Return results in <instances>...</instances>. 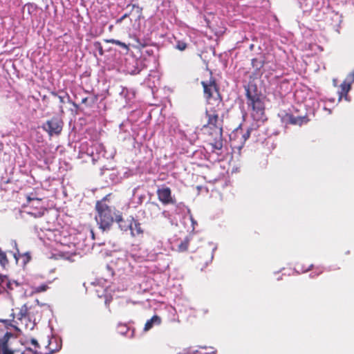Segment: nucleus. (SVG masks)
Wrapping results in <instances>:
<instances>
[{
    "instance_id": "1",
    "label": "nucleus",
    "mask_w": 354,
    "mask_h": 354,
    "mask_svg": "<svg viewBox=\"0 0 354 354\" xmlns=\"http://www.w3.org/2000/svg\"><path fill=\"white\" fill-rule=\"evenodd\" d=\"M225 104H215L206 106L205 115L207 123L203 126L211 136V145L215 149H221L223 147V111Z\"/></svg>"
},
{
    "instance_id": "2",
    "label": "nucleus",
    "mask_w": 354,
    "mask_h": 354,
    "mask_svg": "<svg viewBox=\"0 0 354 354\" xmlns=\"http://www.w3.org/2000/svg\"><path fill=\"white\" fill-rule=\"evenodd\" d=\"M95 221L99 227L103 231L109 230L114 221H116L122 228L123 218L120 211L115 210L114 207L109 206L103 201H97L95 204Z\"/></svg>"
},
{
    "instance_id": "3",
    "label": "nucleus",
    "mask_w": 354,
    "mask_h": 354,
    "mask_svg": "<svg viewBox=\"0 0 354 354\" xmlns=\"http://www.w3.org/2000/svg\"><path fill=\"white\" fill-rule=\"evenodd\" d=\"M201 84L203 88V95L207 106L225 104L219 91V86L214 77L211 76L209 80L202 81Z\"/></svg>"
},
{
    "instance_id": "4",
    "label": "nucleus",
    "mask_w": 354,
    "mask_h": 354,
    "mask_svg": "<svg viewBox=\"0 0 354 354\" xmlns=\"http://www.w3.org/2000/svg\"><path fill=\"white\" fill-rule=\"evenodd\" d=\"M248 98V104L252 107L253 111L252 115L257 120L262 118L264 114V104L262 100L257 95H252L249 91L246 94Z\"/></svg>"
},
{
    "instance_id": "5",
    "label": "nucleus",
    "mask_w": 354,
    "mask_h": 354,
    "mask_svg": "<svg viewBox=\"0 0 354 354\" xmlns=\"http://www.w3.org/2000/svg\"><path fill=\"white\" fill-rule=\"evenodd\" d=\"M63 124L64 122L61 119L53 117L43 124L42 129L46 131L50 136L54 135L59 136L62 131Z\"/></svg>"
},
{
    "instance_id": "6",
    "label": "nucleus",
    "mask_w": 354,
    "mask_h": 354,
    "mask_svg": "<svg viewBox=\"0 0 354 354\" xmlns=\"http://www.w3.org/2000/svg\"><path fill=\"white\" fill-rule=\"evenodd\" d=\"M251 131L252 129L248 128L247 130L243 132L241 126L235 129L230 135L231 140H239V144L234 147L239 149L243 147L246 140L250 138Z\"/></svg>"
},
{
    "instance_id": "7",
    "label": "nucleus",
    "mask_w": 354,
    "mask_h": 354,
    "mask_svg": "<svg viewBox=\"0 0 354 354\" xmlns=\"http://www.w3.org/2000/svg\"><path fill=\"white\" fill-rule=\"evenodd\" d=\"M158 200L165 205L176 203V200L172 197L171 190L169 187L162 186L156 191Z\"/></svg>"
},
{
    "instance_id": "8",
    "label": "nucleus",
    "mask_w": 354,
    "mask_h": 354,
    "mask_svg": "<svg viewBox=\"0 0 354 354\" xmlns=\"http://www.w3.org/2000/svg\"><path fill=\"white\" fill-rule=\"evenodd\" d=\"M17 319L18 321L16 322V323L18 326H24L25 329H27L28 327H30V329L33 328L29 318L28 309L26 305H24L20 308L19 313L17 314Z\"/></svg>"
},
{
    "instance_id": "9",
    "label": "nucleus",
    "mask_w": 354,
    "mask_h": 354,
    "mask_svg": "<svg viewBox=\"0 0 354 354\" xmlns=\"http://www.w3.org/2000/svg\"><path fill=\"white\" fill-rule=\"evenodd\" d=\"M20 286V284L15 281H10L6 276L0 275V292L2 290L9 292Z\"/></svg>"
},
{
    "instance_id": "10",
    "label": "nucleus",
    "mask_w": 354,
    "mask_h": 354,
    "mask_svg": "<svg viewBox=\"0 0 354 354\" xmlns=\"http://www.w3.org/2000/svg\"><path fill=\"white\" fill-rule=\"evenodd\" d=\"M286 119L288 124L299 126L308 121L306 116H294L292 114H287Z\"/></svg>"
},
{
    "instance_id": "11",
    "label": "nucleus",
    "mask_w": 354,
    "mask_h": 354,
    "mask_svg": "<svg viewBox=\"0 0 354 354\" xmlns=\"http://www.w3.org/2000/svg\"><path fill=\"white\" fill-rule=\"evenodd\" d=\"M14 335L10 332H6L2 335H0V354H3L5 349L8 345V342Z\"/></svg>"
},
{
    "instance_id": "12",
    "label": "nucleus",
    "mask_w": 354,
    "mask_h": 354,
    "mask_svg": "<svg viewBox=\"0 0 354 354\" xmlns=\"http://www.w3.org/2000/svg\"><path fill=\"white\" fill-rule=\"evenodd\" d=\"M351 83L344 81L339 86V90L338 91L339 100H341L343 97L347 100L348 93L351 90Z\"/></svg>"
},
{
    "instance_id": "13",
    "label": "nucleus",
    "mask_w": 354,
    "mask_h": 354,
    "mask_svg": "<svg viewBox=\"0 0 354 354\" xmlns=\"http://www.w3.org/2000/svg\"><path fill=\"white\" fill-rule=\"evenodd\" d=\"M129 227L131 231L132 235L134 236L142 234L143 233V230L141 227V224L137 220H135L133 218H132L131 222Z\"/></svg>"
},
{
    "instance_id": "14",
    "label": "nucleus",
    "mask_w": 354,
    "mask_h": 354,
    "mask_svg": "<svg viewBox=\"0 0 354 354\" xmlns=\"http://www.w3.org/2000/svg\"><path fill=\"white\" fill-rule=\"evenodd\" d=\"M161 323V318L158 315H153L150 319L147 320L145 323L144 330L145 331L149 330L154 325H160Z\"/></svg>"
},
{
    "instance_id": "15",
    "label": "nucleus",
    "mask_w": 354,
    "mask_h": 354,
    "mask_svg": "<svg viewBox=\"0 0 354 354\" xmlns=\"http://www.w3.org/2000/svg\"><path fill=\"white\" fill-rule=\"evenodd\" d=\"M265 64V61L263 59L253 58L252 59V66L254 68V73L259 75L261 73V70Z\"/></svg>"
},
{
    "instance_id": "16",
    "label": "nucleus",
    "mask_w": 354,
    "mask_h": 354,
    "mask_svg": "<svg viewBox=\"0 0 354 354\" xmlns=\"http://www.w3.org/2000/svg\"><path fill=\"white\" fill-rule=\"evenodd\" d=\"M104 41L107 44H112L119 46L120 47L125 49L127 51L129 50V46L127 45L125 43L120 41V40H117L115 39H106Z\"/></svg>"
},
{
    "instance_id": "17",
    "label": "nucleus",
    "mask_w": 354,
    "mask_h": 354,
    "mask_svg": "<svg viewBox=\"0 0 354 354\" xmlns=\"http://www.w3.org/2000/svg\"><path fill=\"white\" fill-rule=\"evenodd\" d=\"M49 288L48 286L46 283L41 284L37 286L32 287V293L39 294L43 292H46Z\"/></svg>"
},
{
    "instance_id": "18",
    "label": "nucleus",
    "mask_w": 354,
    "mask_h": 354,
    "mask_svg": "<svg viewBox=\"0 0 354 354\" xmlns=\"http://www.w3.org/2000/svg\"><path fill=\"white\" fill-rule=\"evenodd\" d=\"M198 354H216V351L211 347L201 346L198 350L196 351Z\"/></svg>"
},
{
    "instance_id": "19",
    "label": "nucleus",
    "mask_w": 354,
    "mask_h": 354,
    "mask_svg": "<svg viewBox=\"0 0 354 354\" xmlns=\"http://www.w3.org/2000/svg\"><path fill=\"white\" fill-rule=\"evenodd\" d=\"M189 245V239L188 238H185L181 243L178 245V249L180 252H185L188 250Z\"/></svg>"
},
{
    "instance_id": "20",
    "label": "nucleus",
    "mask_w": 354,
    "mask_h": 354,
    "mask_svg": "<svg viewBox=\"0 0 354 354\" xmlns=\"http://www.w3.org/2000/svg\"><path fill=\"white\" fill-rule=\"evenodd\" d=\"M46 211V209L44 207H41L39 210L35 212H30L28 214L35 218H40L44 215Z\"/></svg>"
},
{
    "instance_id": "21",
    "label": "nucleus",
    "mask_w": 354,
    "mask_h": 354,
    "mask_svg": "<svg viewBox=\"0 0 354 354\" xmlns=\"http://www.w3.org/2000/svg\"><path fill=\"white\" fill-rule=\"evenodd\" d=\"M0 263L3 267L8 263V260L5 252L0 250Z\"/></svg>"
},
{
    "instance_id": "22",
    "label": "nucleus",
    "mask_w": 354,
    "mask_h": 354,
    "mask_svg": "<svg viewBox=\"0 0 354 354\" xmlns=\"http://www.w3.org/2000/svg\"><path fill=\"white\" fill-rule=\"evenodd\" d=\"M97 97L96 95H94L91 98L84 97L82 100V103L86 104L89 102V104L91 105V104H94L97 101Z\"/></svg>"
},
{
    "instance_id": "23",
    "label": "nucleus",
    "mask_w": 354,
    "mask_h": 354,
    "mask_svg": "<svg viewBox=\"0 0 354 354\" xmlns=\"http://www.w3.org/2000/svg\"><path fill=\"white\" fill-rule=\"evenodd\" d=\"M187 44L183 41H178L176 43V48L180 51L185 50L187 48Z\"/></svg>"
},
{
    "instance_id": "24",
    "label": "nucleus",
    "mask_w": 354,
    "mask_h": 354,
    "mask_svg": "<svg viewBox=\"0 0 354 354\" xmlns=\"http://www.w3.org/2000/svg\"><path fill=\"white\" fill-rule=\"evenodd\" d=\"M94 46L96 49L98 50L100 55H102L104 54V50L102 46L99 41H96L94 43Z\"/></svg>"
},
{
    "instance_id": "25",
    "label": "nucleus",
    "mask_w": 354,
    "mask_h": 354,
    "mask_svg": "<svg viewBox=\"0 0 354 354\" xmlns=\"http://www.w3.org/2000/svg\"><path fill=\"white\" fill-rule=\"evenodd\" d=\"M52 95L54 96L55 97L57 98L59 101V103L61 104H64L65 103V100H64V96H62V95H59L57 93L55 92H52L51 93Z\"/></svg>"
},
{
    "instance_id": "26",
    "label": "nucleus",
    "mask_w": 354,
    "mask_h": 354,
    "mask_svg": "<svg viewBox=\"0 0 354 354\" xmlns=\"http://www.w3.org/2000/svg\"><path fill=\"white\" fill-rule=\"evenodd\" d=\"M129 16V14L128 13H125L124 15H123L120 18H119L118 19H117L116 21V23L117 24H119V23H121L124 19H126L127 17H128Z\"/></svg>"
},
{
    "instance_id": "27",
    "label": "nucleus",
    "mask_w": 354,
    "mask_h": 354,
    "mask_svg": "<svg viewBox=\"0 0 354 354\" xmlns=\"http://www.w3.org/2000/svg\"><path fill=\"white\" fill-rule=\"evenodd\" d=\"M35 200H36V201H39V202H40V201H41V198H31V197H30V196H27V201H28V203H30L31 202H32V201H35Z\"/></svg>"
},
{
    "instance_id": "28",
    "label": "nucleus",
    "mask_w": 354,
    "mask_h": 354,
    "mask_svg": "<svg viewBox=\"0 0 354 354\" xmlns=\"http://www.w3.org/2000/svg\"><path fill=\"white\" fill-rule=\"evenodd\" d=\"M30 342L35 346H39V344H38L37 341L35 339H32Z\"/></svg>"
},
{
    "instance_id": "29",
    "label": "nucleus",
    "mask_w": 354,
    "mask_h": 354,
    "mask_svg": "<svg viewBox=\"0 0 354 354\" xmlns=\"http://www.w3.org/2000/svg\"><path fill=\"white\" fill-rule=\"evenodd\" d=\"M111 196V194H107L106 196H105L102 200H100V201H103L104 203H106V201L109 199V197Z\"/></svg>"
},
{
    "instance_id": "30",
    "label": "nucleus",
    "mask_w": 354,
    "mask_h": 354,
    "mask_svg": "<svg viewBox=\"0 0 354 354\" xmlns=\"http://www.w3.org/2000/svg\"><path fill=\"white\" fill-rule=\"evenodd\" d=\"M90 233H91V237L93 239H95V233L93 232V229H91L90 230Z\"/></svg>"
},
{
    "instance_id": "31",
    "label": "nucleus",
    "mask_w": 354,
    "mask_h": 354,
    "mask_svg": "<svg viewBox=\"0 0 354 354\" xmlns=\"http://www.w3.org/2000/svg\"><path fill=\"white\" fill-rule=\"evenodd\" d=\"M129 72L130 73H131V74H137V73H139V71H138V70L135 69V70L130 71H129Z\"/></svg>"
},
{
    "instance_id": "32",
    "label": "nucleus",
    "mask_w": 354,
    "mask_h": 354,
    "mask_svg": "<svg viewBox=\"0 0 354 354\" xmlns=\"http://www.w3.org/2000/svg\"><path fill=\"white\" fill-rule=\"evenodd\" d=\"M151 206H153V207H158V205L156 203H151Z\"/></svg>"
},
{
    "instance_id": "33",
    "label": "nucleus",
    "mask_w": 354,
    "mask_h": 354,
    "mask_svg": "<svg viewBox=\"0 0 354 354\" xmlns=\"http://www.w3.org/2000/svg\"><path fill=\"white\" fill-rule=\"evenodd\" d=\"M312 267H313V265H312V264H311V265H310V266H308V268L306 270V271H308V270H310Z\"/></svg>"
},
{
    "instance_id": "34",
    "label": "nucleus",
    "mask_w": 354,
    "mask_h": 354,
    "mask_svg": "<svg viewBox=\"0 0 354 354\" xmlns=\"http://www.w3.org/2000/svg\"><path fill=\"white\" fill-rule=\"evenodd\" d=\"M47 99H48V97H47L46 95H44V96L43 97V98H42V100H43V101H46Z\"/></svg>"
},
{
    "instance_id": "35",
    "label": "nucleus",
    "mask_w": 354,
    "mask_h": 354,
    "mask_svg": "<svg viewBox=\"0 0 354 354\" xmlns=\"http://www.w3.org/2000/svg\"><path fill=\"white\" fill-rule=\"evenodd\" d=\"M60 111H61V112H62V113L64 112L63 107H62V105L60 106Z\"/></svg>"
},
{
    "instance_id": "36",
    "label": "nucleus",
    "mask_w": 354,
    "mask_h": 354,
    "mask_svg": "<svg viewBox=\"0 0 354 354\" xmlns=\"http://www.w3.org/2000/svg\"><path fill=\"white\" fill-rule=\"evenodd\" d=\"M336 83H337V82H336V80H333V84H334V86H336V85H337V84H336Z\"/></svg>"
},
{
    "instance_id": "37",
    "label": "nucleus",
    "mask_w": 354,
    "mask_h": 354,
    "mask_svg": "<svg viewBox=\"0 0 354 354\" xmlns=\"http://www.w3.org/2000/svg\"><path fill=\"white\" fill-rule=\"evenodd\" d=\"M146 53H147V54L150 55V53H152V50H151V52H150V51H149V50H147V51H146Z\"/></svg>"
},
{
    "instance_id": "38",
    "label": "nucleus",
    "mask_w": 354,
    "mask_h": 354,
    "mask_svg": "<svg viewBox=\"0 0 354 354\" xmlns=\"http://www.w3.org/2000/svg\"><path fill=\"white\" fill-rule=\"evenodd\" d=\"M351 75H352L353 78L354 79V73H352Z\"/></svg>"
},
{
    "instance_id": "39",
    "label": "nucleus",
    "mask_w": 354,
    "mask_h": 354,
    "mask_svg": "<svg viewBox=\"0 0 354 354\" xmlns=\"http://www.w3.org/2000/svg\"><path fill=\"white\" fill-rule=\"evenodd\" d=\"M15 328H16L17 330H20V329H19L17 326H16V327H15Z\"/></svg>"
}]
</instances>
